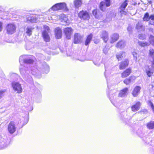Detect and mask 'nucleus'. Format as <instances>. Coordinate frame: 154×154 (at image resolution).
Returning <instances> with one entry per match:
<instances>
[{"mask_svg": "<svg viewBox=\"0 0 154 154\" xmlns=\"http://www.w3.org/2000/svg\"><path fill=\"white\" fill-rule=\"evenodd\" d=\"M128 91V89L127 88L121 90L119 93L117 90H113L112 94L109 96L110 100L112 104L116 107H119L122 104V100L120 99V98L126 96Z\"/></svg>", "mask_w": 154, "mask_h": 154, "instance_id": "1", "label": "nucleus"}, {"mask_svg": "<svg viewBox=\"0 0 154 154\" xmlns=\"http://www.w3.org/2000/svg\"><path fill=\"white\" fill-rule=\"evenodd\" d=\"M25 67L21 66L20 68V72L22 77L25 80L28 82L31 83L32 81L31 76L28 74V71Z\"/></svg>", "mask_w": 154, "mask_h": 154, "instance_id": "2", "label": "nucleus"}, {"mask_svg": "<svg viewBox=\"0 0 154 154\" xmlns=\"http://www.w3.org/2000/svg\"><path fill=\"white\" fill-rule=\"evenodd\" d=\"M34 57L30 55H23L20 57L19 60L20 65L23 63L30 64L32 63L34 61Z\"/></svg>", "mask_w": 154, "mask_h": 154, "instance_id": "3", "label": "nucleus"}, {"mask_svg": "<svg viewBox=\"0 0 154 154\" xmlns=\"http://www.w3.org/2000/svg\"><path fill=\"white\" fill-rule=\"evenodd\" d=\"M53 11H57L62 10L64 11H67L68 9L66 7V4L64 2L57 3L54 5L50 9Z\"/></svg>", "mask_w": 154, "mask_h": 154, "instance_id": "4", "label": "nucleus"}, {"mask_svg": "<svg viewBox=\"0 0 154 154\" xmlns=\"http://www.w3.org/2000/svg\"><path fill=\"white\" fill-rule=\"evenodd\" d=\"M16 26L14 23L8 24L6 27L7 33L8 34H12L16 31Z\"/></svg>", "mask_w": 154, "mask_h": 154, "instance_id": "5", "label": "nucleus"}, {"mask_svg": "<svg viewBox=\"0 0 154 154\" xmlns=\"http://www.w3.org/2000/svg\"><path fill=\"white\" fill-rule=\"evenodd\" d=\"M12 87L15 92H17V93L20 94L22 92L23 89L21 84L18 82H13L11 83Z\"/></svg>", "mask_w": 154, "mask_h": 154, "instance_id": "6", "label": "nucleus"}, {"mask_svg": "<svg viewBox=\"0 0 154 154\" xmlns=\"http://www.w3.org/2000/svg\"><path fill=\"white\" fill-rule=\"evenodd\" d=\"M42 65L41 67L39 68L38 70L44 73H48L49 71V66L45 62H43Z\"/></svg>", "mask_w": 154, "mask_h": 154, "instance_id": "7", "label": "nucleus"}, {"mask_svg": "<svg viewBox=\"0 0 154 154\" xmlns=\"http://www.w3.org/2000/svg\"><path fill=\"white\" fill-rule=\"evenodd\" d=\"M8 129V132L11 134H12L15 132L16 127L14 122L11 121L9 123Z\"/></svg>", "mask_w": 154, "mask_h": 154, "instance_id": "8", "label": "nucleus"}, {"mask_svg": "<svg viewBox=\"0 0 154 154\" xmlns=\"http://www.w3.org/2000/svg\"><path fill=\"white\" fill-rule=\"evenodd\" d=\"M128 0H126L121 4L119 8V11L121 14L126 15L127 13L125 10L126 7L128 5Z\"/></svg>", "mask_w": 154, "mask_h": 154, "instance_id": "9", "label": "nucleus"}, {"mask_svg": "<svg viewBox=\"0 0 154 154\" xmlns=\"http://www.w3.org/2000/svg\"><path fill=\"white\" fill-rule=\"evenodd\" d=\"M78 17L84 20H88L90 18L89 15L86 11H82L78 14Z\"/></svg>", "mask_w": 154, "mask_h": 154, "instance_id": "10", "label": "nucleus"}, {"mask_svg": "<svg viewBox=\"0 0 154 154\" xmlns=\"http://www.w3.org/2000/svg\"><path fill=\"white\" fill-rule=\"evenodd\" d=\"M64 30L66 38L68 39H70L72 33V28L70 27H67L64 29Z\"/></svg>", "mask_w": 154, "mask_h": 154, "instance_id": "11", "label": "nucleus"}, {"mask_svg": "<svg viewBox=\"0 0 154 154\" xmlns=\"http://www.w3.org/2000/svg\"><path fill=\"white\" fill-rule=\"evenodd\" d=\"M100 36L105 42H106L108 39V34L107 32L105 31H103L100 35Z\"/></svg>", "mask_w": 154, "mask_h": 154, "instance_id": "12", "label": "nucleus"}, {"mask_svg": "<svg viewBox=\"0 0 154 154\" xmlns=\"http://www.w3.org/2000/svg\"><path fill=\"white\" fill-rule=\"evenodd\" d=\"M55 36L56 38L59 39L61 38L62 37V31L61 29L57 27L55 30Z\"/></svg>", "mask_w": 154, "mask_h": 154, "instance_id": "13", "label": "nucleus"}, {"mask_svg": "<svg viewBox=\"0 0 154 154\" xmlns=\"http://www.w3.org/2000/svg\"><path fill=\"white\" fill-rule=\"evenodd\" d=\"M129 63V61L127 59H125L124 61H122L119 65V69H123L127 67Z\"/></svg>", "mask_w": 154, "mask_h": 154, "instance_id": "14", "label": "nucleus"}, {"mask_svg": "<svg viewBox=\"0 0 154 154\" xmlns=\"http://www.w3.org/2000/svg\"><path fill=\"white\" fill-rule=\"evenodd\" d=\"M141 103L139 102H137L135 104L131 107V110L133 112H135L139 110L140 108Z\"/></svg>", "mask_w": 154, "mask_h": 154, "instance_id": "15", "label": "nucleus"}, {"mask_svg": "<svg viewBox=\"0 0 154 154\" xmlns=\"http://www.w3.org/2000/svg\"><path fill=\"white\" fill-rule=\"evenodd\" d=\"M141 88L139 86H136L132 91V94L134 97H137L140 93Z\"/></svg>", "mask_w": 154, "mask_h": 154, "instance_id": "16", "label": "nucleus"}, {"mask_svg": "<svg viewBox=\"0 0 154 154\" xmlns=\"http://www.w3.org/2000/svg\"><path fill=\"white\" fill-rule=\"evenodd\" d=\"M48 33L46 31H44L42 32V35L44 41L47 42L50 40V38Z\"/></svg>", "mask_w": 154, "mask_h": 154, "instance_id": "17", "label": "nucleus"}, {"mask_svg": "<svg viewBox=\"0 0 154 154\" xmlns=\"http://www.w3.org/2000/svg\"><path fill=\"white\" fill-rule=\"evenodd\" d=\"M144 69L147 75L149 77H151L153 73V71L152 69L148 66H145Z\"/></svg>", "mask_w": 154, "mask_h": 154, "instance_id": "18", "label": "nucleus"}, {"mask_svg": "<svg viewBox=\"0 0 154 154\" xmlns=\"http://www.w3.org/2000/svg\"><path fill=\"white\" fill-rule=\"evenodd\" d=\"M82 37L78 33L75 34L74 37V43H79L81 40Z\"/></svg>", "mask_w": 154, "mask_h": 154, "instance_id": "19", "label": "nucleus"}, {"mask_svg": "<svg viewBox=\"0 0 154 154\" xmlns=\"http://www.w3.org/2000/svg\"><path fill=\"white\" fill-rule=\"evenodd\" d=\"M27 23H35L37 22V19L32 16H28L26 17Z\"/></svg>", "mask_w": 154, "mask_h": 154, "instance_id": "20", "label": "nucleus"}, {"mask_svg": "<svg viewBox=\"0 0 154 154\" xmlns=\"http://www.w3.org/2000/svg\"><path fill=\"white\" fill-rule=\"evenodd\" d=\"M119 38V35L117 33H114L111 36L110 42L112 43L117 41Z\"/></svg>", "mask_w": 154, "mask_h": 154, "instance_id": "21", "label": "nucleus"}, {"mask_svg": "<svg viewBox=\"0 0 154 154\" xmlns=\"http://www.w3.org/2000/svg\"><path fill=\"white\" fill-rule=\"evenodd\" d=\"M73 4L75 7L76 8L78 9L79 7H81L82 4V0H74L73 1Z\"/></svg>", "mask_w": 154, "mask_h": 154, "instance_id": "22", "label": "nucleus"}, {"mask_svg": "<svg viewBox=\"0 0 154 154\" xmlns=\"http://www.w3.org/2000/svg\"><path fill=\"white\" fill-rule=\"evenodd\" d=\"M131 72V69L130 68L128 69L121 74V77L123 78H125L129 75Z\"/></svg>", "mask_w": 154, "mask_h": 154, "instance_id": "23", "label": "nucleus"}, {"mask_svg": "<svg viewBox=\"0 0 154 154\" xmlns=\"http://www.w3.org/2000/svg\"><path fill=\"white\" fill-rule=\"evenodd\" d=\"M125 45V42L124 41L120 40L119 41L116 45L117 48H124Z\"/></svg>", "mask_w": 154, "mask_h": 154, "instance_id": "24", "label": "nucleus"}, {"mask_svg": "<svg viewBox=\"0 0 154 154\" xmlns=\"http://www.w3.org/2000/svg\"><path fill=\"white\" fill-rule=\"evenodd\" d=\"M125 53L123 51L118 53L116 55V57L118 60H121L122 58L125 57Z\"/></svg>", "mask_w": 154, "mask_h": 154, "instance_id": "25", "label": "nucleus"}, {"mask_svg": "<svg viewBox=\"0 0 154 154\" xmlns=\"http://www.w3.org/2000/svg\"><path fill=\"white\" fill-rule=\"evenodd\" d=\"M99 7L100 9L103 11H104L106 9V7H107L105 4V3L104 1L101 2L99 5Z\"/></svg>", "mask_w": 154, "mask_h": 154, "instance_id": "26", "label": "nucleus"}, {"mask_svg": "<svg viewBox=\"0 0 154 154\" xmlns=\"http://www.w3.org/2000/svg\"><path fill=\"white\" fill-rule=\"evenodd\" d=\"M92 36L93 35L92 34H91L88 35L85 43V45H87L90 43L92 38Z\"/></svg>", "mask_w": 154, "mask_h": 154, "instance_id": "27", "label": "nucleus"}, {"mask_svg": "<svg viewBox=\"0 0 154 154\" xmlns=\"http://www.w3.org/2000/svg\"><path fill=\"white\" fill-rule=\"evenodd\" d=\"M32 29L33 28L32 27L30 26L27 27L25 30L26 33L28 35L30 36L32 34Z\"/></svg>", "mask_w": 154, "mask_h": 154, "instance_id": "28", "label": "nucleus"}, {"mask_svg": "<svg viewBox=\"0 0 154 154\" xmlns=\"http://www.w3.org/2000/svg\"><path fill=\"white\" fill-rule=\"evenodd\" d=\"M138 44L140 46L143 47L149 45H150V43L148 42H144L139 41L138 42Z\"/></svg>", "mask_w": 154, "mask_h": 154, "instance_id": "29", "label": "nucleus"}, {"mask_svg": "<svg viewBox=\"0 0 154 154\" xmlns=\"http://www.w3.org/2000/svg\"><path fill=\"white\" fill-rule=\"evenodd\" d=\"M134 79L135 77H134L131 76L128 79H126L123 82L125 84L128 85L132 82V79Z\"/></svg>", "mask_w": 154, "mask_h": 154, "instance_id": "30", "label": "nucleus"}, {"mask_svg": "<svg viewBox=\"0 0 154 154\" xmlns=\"http://www.w3.org/2000/svg\"><path fill=\"white\" fill-rule=\"evenodd\" d=\"M136 29L139 31L144 30L145 29V26L139 23L136 24Z\"/></svg>", "mask_w": 154, "mask_h": 154, "instance_id": "31", "label": "nucleus"}, {"mask_svg": "<svg viewBox=\"0 0 154 154\" xmlns=\"http://www.w3.org/2000/svg\"><path fill=\"white\" fill-rule=\"evenodd\" d=\"M150 16H149L148 13H146L143 16V20L144 21H148L150 19Z\"/></svg>", "mask_w": 154, "mask_h": 154, "instance_id": "32", "label": "nucleus"}, {"mask_svg": "<svg viewBox=\"0 0 154 154\" xmlns=\"http://www.w3.org/2000/svg\"><path fill=\"white\" fill-rule=\"evenodd\" d=\"M147 127L149 129H152L154 128V122L151 121L148 123L147 124Z\"/></svg>", "mask_w": 154, "mask_h": 154, "instance_id": "33", "label": "nucleus"}, {"mask_svg": "<svg viewBox=\"0 0 154 154\" xmlns=\"http://www.w3.org/2000/svg\"><path fill=\"white\" fill-rule=\"evenodd\" d=\"M98 11L97 9L94 10L92 12L93 15L95 16V17L97 19H99L100 17L97 14V12Z\"/></svg>", "mask_w": 154, "mask_h": 154, "instance_id": "34", "label": "nucleus"}, {"mask_svg": "<svg viewBox=\"0 0 154 154\" xmlns=\"http://www.w3.org/2000/svg\"><path fill=\"white\" fill-rule=\"evenodd\" d=\"M149 41L148 42L150 43V44L154 46V36L152 35H150L149 38Z\"/></svg>", "mask_w": 154, "mask_h": 154, "instance_id": "35", "label": "nucleus"}, {"mask_svg": "<svg viewBox=\"0 0 154 154\" xmlns=\"http://www.w3.org/2000/svg\"><path fill=\"white\" fill-rule=\"evenodd\" d=\"M150 18L151 20L154 21V14L151 15H150ZM149 24H151V25H154V21L152 22L151 21H150L149 22Z\"/></svg>", "mask_w": 154, "mask_h": 154, "instance_id": "36", "label": "nucleus"}, {"mask_svg": "<svg viewBox=\"0 0 154 154\" xmlns=\"http://www.w3.org/2000/svg\"><path fill=\"white\" fill-rule=\"evenodd\" d=\"M105 72H104V75L106 78V79L107 77V75L109 73V70L108 69V68L105 66Z\"/></svg>", "mask_w": 154, "mask_h": 154, "instance_id": "37", "label": "nucleus"}, {"mask_svg": "<svg viewBox=\"0 0 154 154\" xmlns=\"http://www.w3.org/2000/svg\"><path fill=\"white\" fill-rule=\"evenodd\" d=\"M5 91V90H0V99L4 95V93Z\"/></svg>", "mask_w": 154, "mask_h": 154, "instance_id": "38", "label": "nucleus"}, {"mask_svg": "<svg viewBox=\"0 0 154 154\" xmlns=\"http://www.w3.org/2000/svg\"><path fill=\"white\" fill-rule=\"evenodd\" d=\"M104 2L107 7H109L110 5V0H104Z\"/></svg>", "mask_w": 154, "mask_h": 154, "instance_id": "39", "label": "nucleus"}, {"mask_svg": "<svg viewBox=\"0 0 154 154\" xmlns=\"http://www.w3.org/2000/svg\"><path fill=\"white\" fill-rule=\"evenodd\" d=\"M109 50V48L107 47L106 46L105 48H104L103 50V52L104 54H107L108 51Z\"/></svg>", "mask_w": 154, "mask_h": 154, "instance_id": "40", "label": "nucleus"}, {"mask_svg": "<svg viewBox=\"0 0 154 154\" xmlns=\"http://www.w3.org/2000/svg\"><path fill=\"white\" fill-rule=\"evenodd\" d=\"M1 143V145L2 146V147L3 148H5L6 147L8 144V142L6 143L5 142H3Z\"/></svg>", "mask_w": 154, "mask_h": 154, "instance_id": "41", "label": "nucleus"}, {"mask_svg": "<svg viewBox=\"0 0 154 154\" xmlns=\"http://www.w3.org/2000/svg\"><path fill=\"white\" fill-rule=\"evenodd\" d=\"M37 56L39 57V58L41 60H44L45 59V57L44 55L41 54H38L37 55Z\"/></svg>", "mask_w": 154, "mask_h": 154, "instance_id": "42", "label": "nucleus"}, {"mask_svg": "<svg viewBox=\"0 0 154 154\" xmlns=\"http://www.w3.org/2000/svg\"><path fill=\"white\" fill-rule=\"evenodd\" d=\"M132 54L133 55L134 60H137V53H136V52L134 51L132 53Z\"/></svg>", "mask_w": 154, "mask_h": 154, "instance_id": "43", "label": "nucleus"}, {"mask_svg": "<svg viewBox=\"0 0 154 154\" xmlns=\"http://www.w3.org/2000/svg\"><path fill=\"white\" fill-rule=\"evenodd\" d=\"M139 37L140 39L142 40H144L146 38L145 35L143 34H140Z\"/></svg>", "mask_w": 154, "mask_h": 154, "instance_id": "44", "label": "nucleus"}, {"mask_svg": "<svg viewBox=\"0 0 154 154\" xmlns=\"http://www.w3.org/2000/svg\"><path fill=\"white\" fill-rule=\"evenodd\" d=\"M149 55L150 56H152L154 54V50L153 49H151L149 50Z\"/></svg>", "mask_w": 154, "mask_h": 154, "instance_id": "45", "label": "nucleus"}, {"mask_svg": "<svg viewBox=\"0 0 154 154\" xmlns=\"http://www.w3.org/2000/svg\"><path fill=\"white\" fill-rule=\"evenodd\" d=\"M147 104L149 106L151 107V108H152V107L154 106L152 102H151V101L149 100L148 101Z\"/></svg>", "mask_w": 154, "mask_h": 154, "instance_id": "46", "label": "nucleus"}, {"mask_svg": "<svg viewBox=\"0 0 154 154\" xmlns=\"http://www.w3.org/2000/svg\"><path fill=\"white\" fill-rule=\"evenodd\" d=\"M44 28L45 29V30L44 31H46L47 32H49L50 29L48 26H44Z\"/></svg>", "mask_w": 154, "mask_h": 154, "instance_id": "47", "label": "nucleus"}, {"mask_svg": "<svg viewBox=\"0 0 154 154\" xmlns=\"http://www.w3.org/2000/svg\"><path fill=\"white\" fill-rule=\"evenodd\" d=\"M132 29V27L131 26H129L128 27L127 30L130 33L131 32Z\"/></svg>", "mask_w": 154, "mask_h": 154, "instance_id": "48", "label": "nucleus"}, {"mask_svg": "<svg viewBox=\"0 0 154 154\" xmlns=\"http://www.w3.org/2000/svg\"><path fill=\"white\" fill-rule=\"evenodd\" d=\"M2 23L0 22V31H1L2 29Z\"/></svg>", "mask_w": 154, "mask_h": 154, "instance_id": "49", "label": "nucleus"}, {"mask_svg": "<svg viewBox=\"0 0 154 154\" xmlns=\"http://www.w3.org/2000/svg\"><path fill=\"white\" fill-rule=\"evenodd\" d=\"M94 63L95 65L97 66H99L100 65V63H95V62H94Z\"/></svg>", "mask_w": 154, "mask_h": 154, "instance_id": "50", "label": "nucleus"}, {"mask_svg": "<svg viewBox=\"0 0 154 154\" xmlns=\"http://www.w3.org/2000/svg\"><path fill=\"white\" fill-rule=\"evenodd\" d=\"M152 67H154V57H153V60L152 62Z\"/></svg>", "mask_w": 154, "mask_h": 154, "instance_id": "51", "label": "nucleus"}, {"mask_svg": "<svg viewBox=\"0 0 154 154\" xmlns=\"http://www.w3.org/2000/svg\"><path fill=\"white\" fill-rule=\"evenodd\" d=\"M152 88L154 87V81L152 82Z\"/></svg>", "mask_w": 154, "mask_h": 154, "instance_id": "52", "label": "nucleus"}, {"mask_svg": "<svg viewBox=\"0 0 154 154\" xmlns=\"http://www.w3.org/2000/svg\"><path fill=\"white\" fill-rule=\"evenodd\" d=\"M32 73L33 75H36V74L34 73V72L33 71L32 72Z\"/></svg>", "mask_w": 154, "mask_h": 154, "instance_id": "53", "label": "nucleus"}, {"mask_svg": "<svg viewBox=\"0 0 154 154\" xmlns=\"http://www.w3.org/2000/svg\"><path fill=\"white\" fill-rule=\"evenodd\" d=\"M153 112H154V106L151 108Z\"/></svg>", "mask_w": 154, "mask_h": 154, "instance_id": "54", "label": "nucleus"}, {"mask_svg": "<svg viewBox=\"0 0 154 154\" xmlns=\"http://www.w3.org/2000/svg\"><path fill=\"white\" fill-rule=\"evenodd\" d=\"M30 108H31V109L29 110L30 111L32 110L33 109V108L31 106L30 107Z\"/></svg>", "mask_w": 154, "mask_h": 154, "instance_id": "55", "label": "nucleus"}, {"mask_svg": "<svg viewBox=\"0 0 154 154\" xmlns=\"http://www.w3.org/2000/svg\"><path fill=\"white\" fill-rule=\"evenodd\" d=\"M49 20H52V18L51 17H50V18H49Z\"/></svg>", "mask_w": 154, "mask_h": 154, "instance_id": "56", "label": "nucleus"}, {"mask_svg": "<svg viewBox=\"0 0 154 154\" xmlns=\"http://www.w3.org/2000/svg\"><path fill=\"white\" fill-rule=\"evenodd\" d=\"M27 122L28 121H27L26 122L25 124H23V125H24L25 124H26V123H27Z\"/></svg>", "mask_w": 154, "mask_h": 154, "instance_id": "57", "label": "nucleus"}, {"mask_svg": "<svg viewBox=\"0 0 154 154\" xmlns=\"http://www.w3.org/2000/svg\"><path fill=\"white\" fill-rule=\"evenodd\" d=\"M140 137H142L141 135H140Z\"/></svg>", "mask_w": 154, "mask_h": 154, "instance_id": "58", "label": "nucleus"}, {"mask_svg": "<svg viewBox=\"0 0 154 154\" xmlns=\"http://www.w3.org/2000/svg\"><path fill=\"white\" fill-rule=\"evenodd\" d=\"M1 6H0V9H1Z\"/></svg>", "mask_w": 154, "mask_h": 154, "instance_id": "59", "label": "nucleus"}, {"mask_svg": "<svg viewBox=\"0 0 154 154\" xmlns=\"http://www.w3.org/2000/svg\"><path fill=\"white\" fill-rule=\"evenodd\" d=\"M27 49V50H29V49Z\"/></svg>", "mask_w": 154, "mask_h": 154, "instance_id": "60", "label": "nucleus"}, {"mask_svg": "<svg viewBox=\"0 0 154 154\" xmlns=\"http://www.w3.org/2000/svg\"><path fill=\"white\" fill-rule=\"evenodd\" d=\"M37 72H38L37 71V72H36V74L37 73Z\"/></svg>", "mask_w": 154, "mask_h": 154, "instance_id": "61", "label": "nucleus"}, {"mask_svg": "<svg viewBox=\"0 0 154 154\" xmlns=\"http://www.w3.org/2000/svg\"><path fill=\"white\" fill-rule=\"evenodd\" d=\"M107 87H108V88L109 87V86H108H108H107Z\"/></svg>", "mask_w": 154, "mask_h": 154, "instance_id": "62", "label": "nucleus"}]
</instances>
